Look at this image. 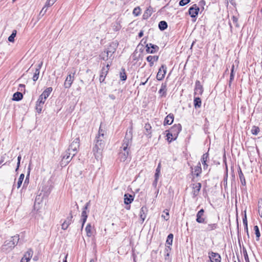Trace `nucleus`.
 <instances>
[{
    "mask_svg": "<svg viewBox=\"0 0 262 262\" xmlns=\"http://www.w3.org/2000/svg\"><path fill=\"white\" fill-rule=\"evenodd\" d=\"M112 61L110 60L109 62L106 64V66L105 67L104 66L102 68H106L107 69H108V71L109 69H110V66L112 64Z\"/></svg>",
    "mask_w": 262,
    "mask_h": 262,
    "instance_id": "052dcab7",
    "label": "nucleus"
},
{
    "mask_svg": "<svg viewBox=\"0 0 262 262\" xmlns=\"http://www.w3.org/2000/svg\"><path fill=\"white\" fill-rule=\"evenodd\" d=\"M167 140L169 142H171L172 140H174L173 138V133L171 131H169V132L166 135Z\"/></svg>",
    "mask_w": 262,
    "mask_h": 262,
    "instance_id": "ea45409f",
    "label": "nucleus"
},
{
    "mask_svg": "<svg viewBox=\"0 0 262 262\" xmlns=\"http://www.w3.org/2000/svg\"><path fill=\"white\" fill-rule=\"evenodd\" d=\"M25 84H19V86H18V89L19 90H20L21 91H22V89H25Z\"/></svg>",
    "mask_w": 262,
    "mask_h": 262,
    "instance_id": "338daca9",
    "label": "nucleus"
},
{
    "mask_svg": "<svg viewBox=\"0 0 262 262\" xmlns=\"http://www.w3.org/2000/svg\"><path fill=\"white\" fill-rule=\"evenodd\" d=\"M204 210L203 209H201L196 214V221L198 223H205V218L204 216Z\"/></svg>",
    "mask_w": 262,
    "mask_h": 262,
    "instance_id": "2eb2a0df",
    "label": "nucleus"
},
{
    "mask_svg": "<svg viewBox=\"0 0 262 262\" xmlns=\"http://www.w3.org/2000/svg\"><path fill=\"white\" fill-rule=\"evenodd\" d=\"M181 130L182 126L180 124H176L171 127L170 131H171L172 133H173V139H176Z\"/></svg>",
    "mask_w": 262,
    "mask_h": 262,
    "instance_id": "6e6552de",
    "label": "nucleus"
},
{
    "mask_svg": "<svg viewBox=\"0 0 262 262\" xmlns=\"http://www.w3.org/2000/svg\"><path fill=\"white\" fill-rule=\"evenodd\" d=\"M167 23L164 21H160L158 24V27L161 31H164L167 28Z\"/></svg>",
    "mask_w": 262,
    "mask_h": 262,
    "instance_id": "cd10ccee",
    "label": "nucleus"
},
{
    "mask_svg": "<svg viewBox=\"0 0 262 262\" xmlns=\"http://www.w3.org/2000/svg\"><path fill=\"white\" fill-rule=\"evenodd\" d=\"M30 173V168L29 167L28 168V173H27V175L26 176V179L25 180L23 187H24L26 185H27L29 183Z\"/></svg>",
    "mask_w": 262,
    "mask_h": 262,
    "instance_id": "a18cd8bd",
    "label": "nucleus"
},
{
    "mask_svg": "<svg viewBox=\"0 0 262 262\" xmlns=\"http://www.w3.org/2000/svg\"><path fill=\"white\" fill-rule=\"evenodd\" d=\"M251 132L252 134L254 135H257L258 132H259V129L258 127L254 126L251 129Z\"/></svg>",
    "mask_w": 262,
    "mask_h": 262,
    "instance_id": "49530a36",
    "label": "nucleus"
},
{
    "mask_svg": "<svg viewBox=\"0 0 262 262\" xmlns=\"http://www.w3.org/2000/svg\"><path fill=\"white\" fill-rule=\"evenodd\" d=\"M254 230L255 231V234L256 235V237L258 238L260 236V232L259 231V229L257 226L254 227Z\"/></svg>",
    "mask_w": 262,
    "mask_h": 262,
    "instance_id": "4d7b16f0",
    "label": "nucleus"
},
{
    "mask_svg": "<svg viewBox=\"0 0 262 262\" xmlns=\"http://www.w3.org/2000/svg\"><path fill=\"white\" fill-rule=\"evenodd\" d=\"M118 46V42L117 41L110 43L105 50L99 55L100 59L104 61H113L114 58V54L115 53Z\"/></svg>",
    "mask_w": 262,
    "mask_h": 262,
    "instance_id": "f257e3e1",
    "label": "nucleus"
},
{
    "mask_svg": "<svg viewBox=\"0 0 262 262\" xmlns=\"http://www.w3.org/2000/svg\"><path fill=\"white\" fill-rule=\"evenodd\" d=\"M167 67L165 64H162L159 68L157 75V79L158 80H162L166 73Z\"/></svg>",
    "mask_w": 262,
    "mask_h": 262,
    "instance_id": "0eeeda50",
    "label": "nucleus"
},
{
    "mask_svg": "<svg viewBox=\"0 0 262 262\" xmlns=\"http://www.w3.org/2000/svg\"><path fill=\"white\" fill-rule=\"evenodd\" d=\"M144 128H145L146 131L147 132V133H148V134L151 135V132L150 130L151 129V126L150 124L149 123H146L145 125Z\"/></svg>",
    "mask_w": 262,
    "mask_h": 262,
    "instance_id": "c03bdc74",
    "label": "nucleus"
},
{
    "mask_svg": "<svg viewBox=\"0 0 262 262\" xmlns=\"http://www.w3.org/2000/svg\"><path fill=\"white\" fill-rule=\"evenodd\" d=\"M17 31L16 30H13L12 34L8 37V40L10 42H13L14 41V38L16 35Z\"/></svg>",
    "mask_w": 262,
    "mask_h": 262,
    "instance_id": "c9c22d12",
    "label": "nucleus"
},
{
    "mask_svg": "<svg viewBox=\"0 0 262 262\" xmlns=\"http://www.w3.org/2000/svg\"><path fill=\"white\" fill-rule=\"evenodd\" d=\"M158 180L155 179V180L154 181L153 183H152V185L154 187H157Z\"/></svg>",
    "mask_w": 262,
    "mask_h": 262,
    "instance_id": "774afa93",
    "label": "nucleus"
},
{
    "mask_svg": "<svg viewBox=\"0 0 262 262\" xmlns=\"http://www.w3.org/2000/svg\"><path fill=\"white\" fill-rule=\"evenodd\" d=\"M241 182L243 186L246 185V180L244 174L238 175Z\"/></svg>",
    "mask_w": 262,
    "mask_h": 262,
    "instance_id": "8fccbe9b",
    "label": "nucleus"
},
{
    "mask_svg": "<svg viewBox=\"0 0 262 262\" xmlns=\"http://www.w3.org/2000/svg\"><path fill=\"white\" fill-rule=\"evenodd\" d=\"M146 52L148 53H151V54H153V53H155L158 52V51L159 49V48L158 46L153 45L151 43H147L146 45Z\"/></svg>",
    "mask_w": 262,
    "mask_h": 262,
    "instance_id": "ddd939ff",
    "label": "nucleus"
},
{
    "mask_svg": "<svg viewBox=\"0 0 262 262\" xmlns=\"http://www.w3.org/2000/svg\"><path fill=\"white\" fill-rule=\"evenodd\" d=\"M201 186L202 185L200 183H198L196 184H193V190L192 191V193L194 196H196L198 195L200 191Z\"/></svg>",
    "mask_w": 262,
    "mask_h": 262,
    "instance_id": "412c9836",
    "label": "nucleus"
},
{
    "mask_svg": "<svg viewBox=\"0 0 262 262\" xmlns=\"http://www.w3.org/2000/svg\"><path fill=\"white\" fill-rule=\"evenodd\" d=\"M133 133L132 129L127 130L124 139L123 140L122 146L120 148H122L123 150L126 149H129L132 144Z\"/></svg>",
    "mask_w": 262,
    "mask_h": 262,
    "instance_id": "20e7f679",
    "label": "nucleus"
},
{
    "mask_svg": "<svg viewBox=\"0 0 262 262\" xmlns=\"http://www.w3.org/2000/svg\"><path fill=\"white\" fill-rule=\"evenodd\" d=\"M208 158V154L205 153L204 154L201 158V162L203 165L204 169H206L208 167V165L206 163L207 159Z\"/></svg>",
    "mask_w": 262,
    "mask_h": 262,
    "instance_id": "393cba45",
    "label": "nucleus"
},
{
    "mask_svg": "<svg viewBox=\"0 0 262 262\" xmlns=\"http://www.w3.org/2000/svg\"><path fill=\"white\" fill-rule=\"evenodd\" d=\"M78 210V206L76 203L74 206L73 207V209L70 211L69 216L67 218V219L61 225V228L63 230H66L68 228L69 226L72 223L73 215L77 212Z\"/></svg>",
    "mask_w": 262,
    "mask_h": 262,
    "instance_id": "7ed1b4c3",
    "label": "nucleus"
},
{
    "mask_svg": "<svg viewBox=\"0 0 262 262\" xmlns=\"http://www.w3.org/2000/svg\"><path fill=\"white\" fill-rule=\"evenodd\" d=\"M87 217H88L87 216H84V217H81L82 218L81 219V221H82L81 229L83 228L84 224H85V223L86 221Z\"/></svg>",
    "mask_w": 262,
    "mask_h": 262,
    "instance_id": "bf43d9fd",
    "label": "nucleus"
},
{
    "mask_svg": "<svg viewBox=\"0 0 262 262\" xmlns=\"http://www.w3.org/2000/svg\"><path fill=\"white\" fill-rule=\"evenodd\" d=\"M23 98V95L21 93L17 92L13 95L12 100L14 101H18L21 100Z\"/></svg>",
    "mask_w": 262,
    "mask_h": 262,
    "instance_id": "bb28decb",
    "label": "nucleus"
},
{
    "mask_svg": "<svg viewBox=\"0 0 262 262\" xmlns=\"http://www.w3.org/2000/svg\"><path fill=\"white\" fill-rule=\"evenodd\" d=\"M79 138H76L70 144L69 148L68 149V151H71L73 152V156H74L77 151V149L79 147Z\"/></svg>",
    "mask_w": 262,
    "mask_h": 262,
    "instance_id": "39448f33",
    "label": "nucleus"
},
{
    "mask_svg": "<svg viewBox=\"0 0 262 262\" xmlns=\"http://www.w3.org/2000/svg\"><path fill=\"white\" fill-rule=\"evenodd\" d=\"M129 154V149H126L125 150H123L122 148H120L118 158L121 162H124L128 159Z\"/></svg>",
    "mask_w": 262,
    "mask_h": 262,
    "instance_id": "423d86ee",
    "label": "nucleus"
},
{
    "mask_svg": "<svg viewBox=\"0 0 262 262\" xmlns=\"http://www.w3.org/2000/svg\"><path fill=\"white\" fill-rule=\"evenodd\" d=\"M15 247L14 243L11 239L5 242L2 247L3 251H9Z\"/></svg>",
    "mask_w": 262,
    "mask_h": 262,
    "instance_id": "f8f14e48",
    "label": "nucleus"
},
{
    "mask_svg": "<svg viewBox=\"0 0 262 262\" xmlns=\"http://www.w3.org/2000/svg\"><path fill=\"white\" fill-rule=\"evenodd\" d=\"M162 217L164 218V219L166 221L168 220L169 219V213L168 212H166V214L164 215H162Z\"/></svg>",
    "mask_w": 262,
    "mask_h": 262,
    "instance_id": "13d9d810",
    "label": "nucleus"
},
{
    "mask_svg": "<svg viewBox=\"0 0 262 262\" xmlns=\"http://www.w3.org/2000/svg\"><path fill=\"white\" fill-rule=\"evenodd\" d=\"M147 208L145 206H143L140 211V219L141 221H142V223H143L146 216V213L147 212Z\"/></svg>",
    "mask_w": 262,
    "mask_h": 262,
    "instance_id": "6ab92c4d",
    "label": "nucleus"
},
{
    "mask_svg": "<svg viewBox=\"0 0 262 262\" xmlns=\"http://www.w3.org/2000/svg\"><path fill=\"white\" fill-rule=\"evenodd\" d=\"M151 9L152 8L151 7H149L145 11L143 15L144 18H147L151 16L152 14Z\"/></svg>",
    "mask_w": 262,
    "mask_h": 262,
    "instance_id": "72a5a7b5",
    "label": "nucleus"
},
{
    "mask_svg": "<svg viewBox=\"0 0 262 262\" xmlns=\"http://www.w3.org/2000/svg\"><path fill=\"white\" fill-rule=\"evenodd\" d=\"M208 254L211 262L221 261V257L219 253L213 252H209Z\"/></svg>",
    "mask_w": 262,
    "mask_h": 262,
    "instance_id": "9b49d317",
    "label": "nucleus"
},
{
    "mask_svg": "<svg viewBox=\"0 0 262 262\" xmlns=\"http://www.w3.org/2000/svg\"><path fill=\"white\" fill-rule=\"evenodd\" d=\"M133 14H134L135 16H138L141 13V9L139 7H136L133 10Z\"/></svg>",
    "mask_w": 262,
    "mask_h": 262,
    "instance_id": "37998d69",
    "label": "nucleus"
},
{
    "mask_svg": "<svg viewBox=\"0 0 262 262\" xmlns=\"http://www.w3.org/2000/svg\"><path fill=\"white\" fill-rule=\"evenodd\" d=\"M72 159V158H70V155L67 154V152H66V155L63 157L62 161L65 160L66 161L65 162L67 164Z\"/></svg>",
    "mask_w": 262,
    "mask_h": 262,
    "instance_id": "09e8293b",
    "label": "nucleus"
},
{
    "mask_svg": "<svg viewBox=\"0 0 262 262\" xmlns=\"http://www.w3.org/2000/svg\"><path fill=\"white\" fill-rule=\"evenodd\" d=\"M33 254V251L31 249H29L24 254V256L22 257L20 262H28Z\"/></svg>",
    "mask_w": 262,
    "mask_h": 262,
    "instance_id": "4468645a",
    "label": "nucleus"
},
{
    "mask_svg": "<svg viewBox=\"0 0 262 262\" xmlns=\"http://www.w3.org/2000/svg\"><path fill=\"white\" fill-rule=\"evenodd\" d=\"M108 72V69L106 68H102L99 77V81L100 82H103L104 81Z\"/></svg>",
    "mask_w": 262,
    "mask_h": 262,
    "instance_id": "4be33fe9",
    "label": "nucleus"
},
{
    "mask_svg": "<svg viewBox=\"0 0 262 262\" xmlns=\"http://www.w3.org/2000/svg\"><path fill=\"white\" fill-rule=\"evenodd\" d=\"M105 133V130L102 129L101 125H100L99 128L98 134L96 136V138L104 139Z\"/></svg>",
    "mask_w": 262,
    "mask_h": 262,
    "instance_id": "c85d7f7f",
    "label": "nucleus"
},
{
    "mask_svg": "<svg viewBox=\"0 0 262 262\" xmlns=\"http://www.w3.org/2000/svg\"><path fill=\"white\" fill-rule=\"evenodd\" d=\"M159 56H151L149 55L146 57V60L149 62L150 67H152L154 65V61H158Z\"/></svg>",
    "mask_w": 262,
    "mask_h": 262,
    "instance_id": "5701e85b",
    "label": "nucleus"
},
{
    "mask_svg": "<svg viewBox=\"0 0 262 262\" xmlns=\"http://www.w3.org/2000/svg\"><path fill=\"white\" fill-rule=\"evenodd\" d=\"M56 1V0H47L45 5V7L48 8V7H51L54 4Z\"/></svg>",
    "mask_w": 262,
    "mask_h": 262,
    "instance_id": "79ce46f5",
    "label": "nucleus"
},
{
    "mask_svg": "<svg viewBox=\"0 0 262 262\" xmlns=\"http://www.w3.org/2000/svg\"><path fill=\"white\" fill-rule=\"evenodd\" d=\"M174 120V115L172 114H169L165 118L164 121V125H170L171 124Z\"/></svg>",
    "mask_w": 262,
    "mask_h": 262,
    "instance_id": "aec40b11",
    "label": "nucleus"
},
{
    "mask_svg": "<svg viewBox=\"0 0 262 262\" xmlns=\"http://www.w3.org/2000/svg\"><path fill=\"white\" fill-rule=\"evenodd\" d=\"M243 255L244 257V258L246 259V248L245 247L244 245H243Z\"/></svg>",
    "mask_w": 262,
    "mask_h": 262,
    "instance_id": "680f3d73",
    "label": "nucleus"
},
{
    "mask_svg": "<svg viewBox=\"0 0 262 262\" xmlns=\"http://www.w3.org/2000/svg\"><path fill=\"white\" fill-rule=\"evenodd\" d=\"M227 178L228 176L227 174H226V175L224 177L223 182H222L223 183L222 184V185L223 184L224 185L225 189H226V188L227 187Z\"/></svg>",
    "mask_w": 262,
    "mask_h": 262,
    "instance_id": "5fc2aeb1",
    "label": "nucleus"
},
{
    "mask_svg": "<svg viewBox=\"0 0 262 262\" xmlns=\"http://www.w3.org/2000/svg\"><path fill=\"white\" fill-rule=\"evenodd\" d=\"M217 227V225L216 224H211L208 225L207 228V230L208 231H211L216 229Z\"/></svg>",
    "mask_w": 262,
    "mask_h": 262,
    "instance_id": "a19ab883",
    "label": "nucleus"
},
{
    "mask_svg": "<svg viewBox=\"0 0 262 262\" xmlns=\"http://www.w3.org/2000/svg\"><path fill=\"white\" fill-rule=\"evenodd\" d=\"M24 177H25L24 174L21 173L20 175L18 180L17 181V188H19L20 187V186L21 185L24 179Z\"/></svg>",
    "mask_w": 262,
    "mask_h": 262,
    "instance_id": "4c0bfd02",
    "label": "nucleus"
},
{
    "mask_svg": "<svg viewBox=\"0 0 262 262\" xmlns=\"http://www.w3.org/2000/svg\"><path fill=\"white\" fill-rule=\"evenodd\" d=\"M90 202H88L86 203L84 207H83V211L81 213V217H84V216H87L86 210L88 209V207L90 206Z\"/></svg>",
    "mask_w": 262,
    "mask_h": 262,
    "instance_id": "f704fd0d",
    "label": "nucleus"
},
{
    "mask_svg": "<svg viewBox=\"0 0 262 262\" xmlns=\"http://www.w3.org/2000/svg\"><path fill=\"white\" fill-rule=\"evenodd\" d=\"M134 195L130 194L125 193L124 195V203L126 205H130L134 201Z\"/></svg>",
    "mask_w": 262,
    "mask_h": 262,
    "instance_id": "f3484780",
    "label": "nucleus"
},
{
    "mask_svg": "<svg viewBox=\"0 0 262 262\" xmlns=\"http://www.w3.org/2000/svg\"><path fill=\"white\" fill-rule=\"evenodd\" d=\"M200 11L199 7L196 4L193 5L189 9V14L192 18H196Z\"/></svg>",
    "mask_w": 262,
    "mask_h": 262,
    "instance_id": "1a4fd4ad",
    "label": "nucleus"
},
{
    "mask_svg": "<svg viewBox=\"0 0 262 262\" xmlns=\"http://www.w3.org/2000/svg\"><path fill=\"white\" fill-rule=\"evenodd\" d=\"M45 101L46 100H44L43 97H42V96L40 95L39 97V98L36 102L40 103L41 104H43L45 102Z\"/></svg>",
    "mask_w": 262,
    "mask_h": 262,
    "instance_id": "6e6d98bb",
    "label": "nucleus"
},
{
    "mask_svg": "<svg viewBox=\"0 0 262 262\" xmlns=\"http://www.w3.org/2000/svg\"><path fill=\"white\" fill-rule=\"evenodd\" d=\"M190 0H181L179 2V5L181 6H184L189 3Z\"/></svg>",
    "mask_w": 262,
    "mask_h": 262,
    "instance_id": "603ef678",
    "label": "nucleus"
},
{
    "mask_svg": "<svg viewBox=\"0 0 262 262\" xmlns=\"http://www.w3.org/2000/svg\"><path fill=\"white\" fill-rule=\"evenodd\" d=\"M234 66L233 64L232 66V69L231 70V73H230V80H229V86H231V82L234 79Z\"/></svg>",
    "mask_w": 262,
    "mask_h": 262,
    "instance_id": "e433bc0d",
    "label": "nucleus"
},
{
    "mask_svg": "<svg viewBox=\"0 0 262 262\" xmlns=\"http://www.w3.org/2000/svg\"><path fill=\"white\" fill-rule=\"evenodd\" d=\"M74 75L75 73H70L64 83V86L66 89H69L71 87L74 79Z\"/></svg>",
    "mask_w": 262,
    "mask_h": 262,
    "instance_id": "9d476101",
    "label": "nucleus"
},
{
    "mask_svg": "<svg viewBox=\"0 0 262 262\" xmlns=\"http://www.w3.org/2000/svg\"><path fill=\"white\" fill-rule=\"evenodd\" d=\"M167 84L166 83H162L161 84V89L159 91V94H161V96H165L166 95L167 91Z\"/></svg>",
    "mask_w": 262,
    "mask_h": 262,
    "instance_id": "a878e982",
    "label": "nucleus"
},
{
    "mask_svg": "<svg viewBox=\"0 0 262 262\" xmlns=\"http://www.w3.org/2000/svg\"><path fill=\"white\" fill-rule=\"evenodd\" d=\"M120 78L122 81H125L127 79V76L124 68H122L120 72Z\"/></svg>",
    "mask_w": 262,
    "mask_h": 262,
    "instance_id": "2f4dec72",
    "label": "nucleus"
},
{
    "mask_svg": "<svg viewBox=\"0 0 262 262\" xmlns=\"http://www.w3.org/2000/svg\"><path fill=\"white\" fill-rule=\"evenodd\" d=\"M105 145V141L104 139L98 138H95V145L93 148V152L95 158L97 160L101 158Z\"/></svg>",
    "mask_w": 262,
    "mask_h": 262,
    "instance_id": "f03ea898",
    "label": "nucleus"
},
{
    "mask_svg": "<svg viewBox=\"0 0 262 262\" xmlns=\"http://www.w3.org/2000/svg\"><path fill=\"white\" fill-rule=\"evenodd\" d=\"M173 235L172 233H170L168 234L167 237L166 242V246L165 250L168 251V249L170 250L171 248L170 246H171L173 242Z\"/></svg>",
    "mask_w": 262,
    "mask_h": 262,
    "instance_id": "a211bd4d",
    "label": "nucleus"
},
{
    "mask_svg": "<svg viewBox=\"0 0 262 262\" xmlns=\"http://www.w3.org/2000/svg\"><path fill=\"white\" fill-rule=\"evenodd\" d=\"M53 89L52 87L47 88L40 95L43 97L44 100H46L47 98L49 96Z\"/></svg>",
    "mask_w": 262,
    "mask_h": 262,
    "instance_id": "b1692460",
    "label": "nucleus"
},
{
    "mask_svg": "<svg viewBox=\"0 0 262 262\" xmlns=\"http://www.w3.org/2000/svg\"><path fill=\"white\" fill-rule=\"evenodd\" d=\"M194 174H195L196 177H199L200 176V174L201 173L202 168H201V164L200 162L198 163V165L194 167Z\"/></svg>",
    "mask_w": 262,
    "mask_h": 262,
    "instance_id": "473e14b6",
    "label": "nucleus"
},
{
    "mask_svg": "<svg viewBox=\"0 0 262 262\" xmlns=\"http://www.w3.org/2000/svg\"><path fill=\"white\" fill-rule=\"evenodd\" d=\"M19 237L18 235H15L14 236L11 237V240L13 241L14 243V245L15 246L19 241Z\"/></svg>",
    "mask_w": 262,
    "mask_h": 262,
    "instance_id": "3c124183",
    "label": "nucleus"
},
{
    "mask_svg": "<svg viewBox=\"0 0 262 262\" xmlns=\"http://www.w3.org/2000/svg\"><path fill=\"white\" fill-rule=\"evenodd\" d=\"M243 223L245 229H246V209L243 211Z\"/></svg>",
    "mask_w": 262,
    "mask_h": 262,
    "instance_id": "864d4df0",
    "label": "nucleus"
},
{
    "mask_svg": "<svg viewBox=\"0 0 262 262\" xmlns=\"http://www.w3.org/2000/svg\"><path fill=\"white\" fill-rule=\"evenodd\" d=\"M85 231L86 233V235L88 237H91L93 235L92 227L91 224H88L86 225L85 228Z\"/></svg>",
    "mask_w": 262,
    "mask_h": 262,
    "instance_id": "7c9ffc66",
    "label": "nucleus"
},
{
    "mask_svg": "<svg viewBox=\"0 0 262 262\" xmlns=\"http://www.w3.org/2000/svg\"><path fill=\"white\" fill-rule=\"evenodd\" d=\"M39 73H40V71H39L38 69H36L34 75L33 76V78H32L33 80L34 81H36V80H37V79H38V77H39Z\"/></svg>",
    "mask_w": 262,
    "mask_h": 262,
    "instance_id": "58836bf2",
    "label": "nucleus"
},
{
    "mask_svg": "<svg viewBox=\"0 0 262 262\" xmlns=\"http://www.w3.org/2000/svg\"><path fill=\"white\" fill-rule=\"evenodd\" d=\"M43 104L37 103L36 104V110L38 113H40L42 110V106Z\"/></svg>",
    "mask_w": 262,
    "mask_h": 262,
    "instance_id": "de8ad7c7",
    "label": "nucleus"
},
{
    "mask_svg": "<svg viewBox=\"0 0 262 262\" xmlns=\"http://www.w3.org/2000/svg\"><path fill=\"white\" fill-rule=\"evenodd\" d=\"M47 8L46 7H43L42 10H41L40 12V14H42V15H44L46 11H47Z\"/></svg>",
    "mask_w": 262,
    "mask_h": 262,
    "instance_id": "e2e57ef3",
    "label": "nucleus"
},
{
    "mask_svg": "<svg viewBox=\"0 0 262 262\" xmlns=\"http://www.w3.org/2000/svg\"><path fill=\"white\" fill-rule=\"evenodd\" d=\"M6 154H5V155L2 156L1 157V159L0 160V165L3 163L4 162V160L5 159V156H6ZM1 167V166H0V168Z\"/></svg>",
    "mask_w": 262,
    "mask_h": 262,
    "instance_id": "0e129e2a",
    "label": "nucleus"
},
{
    "mask_svg": "<svg viewBox=\"0 0 262 262\" xmlns=\"http://www.w3.org/2000/svg\"><path fill=\"white\" fill-rule=\"evenodd\" d=\"M194 106L195 108H200L201 106L202 101L200 97H194Z\"/></svg>",
    "mask_w": 262,
    "mask_h": 262,
    "instance_id": "c756f323",
    "label": "nucleus"
},
{
    "mask_svg": "<svg viewBox=\"0 0 262 262\" xmlns=\"http://www.w3.org/2000/svg\"><path fill=\"white\" fill-rule=\"evenodd\" d=\"M203 92V86L201 84L200 81L197 80L195 82V86L194 89V95H202Z\"/></svg>",
    "mask_w": 262,
    "mask_h": 262,
    "instance_id": "dca6fc26",
    "label": "nucleus"
},
{
    "mask_svg": "<svg viewBox=\"0 0 262 262\" xmlns=\"http://www.w3.org/2000/svg\"><path fill=\"white\" fill-rule=\"evenodd\" d=\"M160 173V172H158L156 171V173L155 174V179H157V180L159 179Z\"/></svg>",
    "mask_w": 262,
    "mask_h": 262,
    "instance_id": "69168bd1",
    "label": "nucleus"
}]
</instances>
